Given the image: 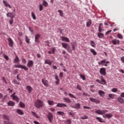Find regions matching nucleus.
Instances as JSON below:
<instances>
[{
  "mask_svg": "<svg viewBox=\"0 0 124 124\" xmlns=\"http://www.w3.org/2000/svg\"><path fill=\"white\" fill-rule=\"evenodd\" d=\"M108 110H102L101 109H97L95 111V113H96V114H97L98 115H102V116H103V118L111 119L112 117H113V115L112 114V113L106 114V113H108Z\"/></svg>",
  "mask_w": 124,
  "mask_h": 124,
  "instance_id": "1",
  "label": "nucleus"
},
{
  "mask_svg": "<svg viewBox=\"0 0 124 124\" xmlns=\"http://www.w3.org/2000/svg\"><path fill=\"white\" fill-rule=\"evenodd\" d=\"M34 105L36 108L39 109L44 105V104L43 103V101L40 100H37L35 102Z\"/></svg>",
  "mask_w": 124,
  "mask_h": 124,
  "instance_id": "2",
  "label": "nucleus"
},
{
  "mask_svg": "<svg viewBox=\"0 0 124 124\" xmlns=\"http://www.w3.org/2000/svg\"><path fill=\"white\" fill-rule=\"evenodd\" d=\"M11 97L12 98L13 100H15L16 102H19L20 99L17 95H16V92L14 93L12 95H11Z\"/></svg>",
  "mask_w": 124,
  "mask_h": 124,
  "instance_id": "3",
  "label": "nucleus"
},
{
  "mask_svg": "<svg viewBox=\"0 0 124 124\" xmlns=\"http://www.w3.org/2000/svg\"><path fill=\"white\" fill-rule=\"evenodd\" d=\"M100 80L97 79L96 80V82H97V83H99V84H101V85H105L106 84V81H105V79L103 78V77H101L100 78Z\"/></svg>",
  "mask_w": 124,
  "mask_h": 124,
  "instance_id": "4",
  "label": "nucleus"
},
{
  "mask_svg": "<svg viewBox=\"0 0 124 124\" xmlns=\"http://www.w3.org/2000/svg\"><path fill=\"white\" fill-rule=\"evenodd\" d=\"M15 67L17 68H21V69H24L26 71H28L29 70V68H28L26 66L22 65V64H17L15 66Z\"/></svg>",
  "mask_w": 124,
  "mask_h": 124,
  "instance_id": "5",
  "label": "nucleus"
},
{
  "mask_svg": "<svg viewBox=\"0 0 124 124\" xmlns=\"http://www.w3.org/2000/svg\"><path fill=\"white\" fill-rule=\"evenodd\" d=\"M99 72L101 75L106 76V69L105 68H101Z\"/></svg>",
  "mask_w": 124,
  "mask_h": 124,
  "instance_id": "6",
  "label": "nucleus"
},
{
  "mask_svg": "<svg viewBox=\"0 0 124 124\" xmlns=\"http://www.w3.org/2000/svg\"><path fill=\"white\" fill-rule=\"evenodd\" d=\"M7 40L8 41L9 46H10V47H13V46H14V42L12 39H11L10 37H9L7 39Z\"/></svg>",
  "mask_w": 124,
  "mask_h": 124,
  "instance_id": "7",
  "label": "nucleus"
},
{
  "mask_svg": "<svg viewBox=\"0 0 124 124\" xmlns=\"http://www.w3.org/2000/svg\"><path fill=\"white\" fill-rule=\"evenodd\" d=\"M48 120L49 121L50 123H52L53 122V120L54 118L53 117V114L51 112H49L47 116Z\"/></svg>",
  "mask_w": 124,
  "mask_h": 124,
  "instance_id": "8",
  "label": "nucleus"
},
{
  "mask_svg": "<svg viewBox=\"0 0 124 124\" xmlns=\"http://www.w3.org/2000/svg\"><path fill=\"white\" fill-rule=\"evenodd\" d=\"M7 17L10 18L11 19H13L14 17H15V14H13V13L8 12L6 14Z\"/></svg>",
  "mask_w": 124,
  "mask_h": 124,
  "instance_id": "9",
  "label": "nucleus"
},
{
  "mask_svg": "<svg viewBox=\"0 0 124 124\" xmlns=\"http://www.w3.org/2000/svg\"><path fill=\"white\" fill-rule=\"evenodd\" d=\"M27 66L29 68H31V67H32V66H33V61L31 60H29Z\"/></svg>",
  "mask_w": 124,
  "mask_h": 124,
  "instance_id": "10",
  "label": "nucleus"
},
{
  "mask_svg": "<svg viewBox=\"0 0 124 124\" xmlns=\"http://www.w3.org/2000/svg\"><path fill=\"white\" fill-rule=\"evenodd\" d=\"M45 64H48V65H52V63H53V61H51L50 59H46L45 61Z\"/></svg>",
  "mask_w": 124,
  "mask_h": 124,
  "instance_id": "11",
  "label": "nucleus"
},
{
  "mask_svg": "<svg viewBox=\"0 0 124 124\" xmlns=\"http://www.w3.org/2000/svg\"><path fill=\"white\" fill-rule=\"evenodd\" d=\"M42 82L43 85H44V86L45 87H48V86H49V83H48V80H47L46 79H42Z\"/></svg>",
  "mask_w": 124,
  "mask_h": 124,
  "instance_id": "12",
  "label": "nucleus"
},
{
  "mask_svg": "<svg viewBox=\"0 0 124 124\" xmlns=\"http://www.w3.org/2000/svg\"><path fill=\"white\" fill-rule=\"evenodd\" d=\"M90 101H92V102H94V103H99V102H100L99 100L92 97L90 98Z\"/></svg>",
  "mask_w": 124,
  "mask_h": 124,
  "instance_id": "13",
  "label": "nucleus"
},
{
  "mask_svg": "<svg viewBox=\"0 0 124 124\" xmlns=\"http://www.w3.org/2000/svg\"><path fill=\"white\" fill-rule=\"evenodd\" d=\"M56 106L60 108H62V107H67V105L65 104L58 103Z\"/></svg>",
  "mask_w": 124,
  "mask_h": 124,
  "instance_id": "14",
  "label": "nucleus"
},
{
  "mask_svg": "<svg viewBox=\"0 0 124 124\" xmlns=\"http://www.w3.org/2000/svg\"><path fill=\"white\" fill-rule=\"evenodd\" d=\"M112 43L114 45H117V44H120V40L118 39H113L112 40Z\"/></svg>",
  "mask_w": 124,
  "mask_h": 124,
  "instance_id": "15",
  "label": "nucleus"
},
{
  "mask_svg": "<svg viewBox=\"0 0 124 124\" xmlns=\"http://www.w3.org/2000/svg\"><path fill=\"white\" fill-rule=\"evenodd\" d=\"M61 39L62 41H64V42H69V38L66 37L62 36Z\"/></svg>",
  "mask_w": 124,
  "mask_h": 124,
  "instance_id": "16",
  "label": "nucleus"
},
{
  "mask_svg": "<svg viewBox=\"0 0 124 124\" xmlns=\"http://www.w3.org/2000/svg\"><path fill=\"white\" fill-rule=\"evenodd\" d=\"M62 45L63 48H64V49H67V48H69V46L66 43H62Z\"/></svg>",
  "mask_w": 124,
  "mask_h": 124,
  "instance_id": "17",
  "label": "nucleus"
},
{
  "mask_svg": "<svg viewBox=\"0 0 124 124\" xmlns=\"http://www.w3.org/2000/svg\"><path fill=\"white\" fill-rule=\"evenodd\" d=\"M71 107L74 109H80V104H76L74 106H71Z\"/></svg>",
  "mask_w": 124,
  "mask_h": 124,
  "instance_id": "18",
  "label": "nucleus"
},
{
  "mask_svg": "<svg viewBox=\"0 0 124 124\" xmlns=\"http://www.w3.org/2000/svg\"><path fill=\"white\" fill-rule=\"evenodd\" d=\"M40 37V34H37L35 35V42H38L39 39Z\"/></svg>",
  "mask_w": 124,
  "mask_h": 124,
  "instance_id": "19",
  "label": "nucleus"
},
{
  "mask_svg": "<svg viewBox=\"0 0 124 124\" xmlns=\"http://www.w3.org/2000/svg\"><path fill=\"white\" fill-rule=\"evenodd\" d=\"M98 93L99 95H100V96H101L102 97H104V95H105V92L101 90L99 91Z\"/></svg>",
  "mask_w": 124,
  "mask_h": 124,
  "instance_id": "20",
  "label": "nucleus"
},
{
  "mask_svg": "<svg viewBox=\"0 0 124 124\" xmlns=\"http://www.w3.org/2000/svg\"><path fill=\"white\" fill-rule=\"evenodd\" d=\"M64 102H66L67 103H71V100L69 98L65 97L63 99Z\"/></svg>",
  "mask_w": 124,
  "mask_h": 124,
  "instance_id": "21",
  "label": "nucleus"
},
{
  "mask_svg": "<svg viewBox=\"0 0 124 124\" xmlns=\"http://www.w3.org/2000/svg\"><path fill=\"white\" fill-rule=\"evenodd\" d=\"M26 90L28 91L29 93H31L32 91V88L31 86H28L26 87Z\"/></svg>",
  "mask_w": 124,
  "mask_h": 124,
  "instance_id": "22",
  "label": "nucleus"
},
{
  "mask_svg": "<svg viewBox=\"0 0 124 124\" xmlns=\"http://www.w3.org/2000/svg\"><path fill=\"white\" fill-rule=\"evenodd\" d=\"M92 25V20L89 19V20L86 22V27L89 28Z\"/></svg>",
  "mask_w": 124,
  "mask_h": 124,
  "instance_id": "23",
  "label": "nucleus"
},
{
  "mask_svg": "<svg viewBox=\"0 0 124 124\" xmlns=\"http://www.w3.org/2000/svg\"><path fill=\"white\" fill-rule=\"evenodd\" d=\"M7 104L9 106H14L15 105V103L12 101H10L8 102Z\"/></svg>",
  "mask_w": 124,
  "mask_h": 124,
  "instance_id": "24",
  "label": "nucleus"
},
{
  "mask_svg": "<svg viewBox=\"0 0 124 124\" xmlns=\"http://www.w3.org/2000/svg\"><path fill=\"white\" fill-rule=\"evenodd\" d=\"M117 100L120 102V103H121L123 104L124 103V99L121 97H119L117 98Z\"/></svg>",
  "mask_w": 124,
  "mask_h": 124,
  "instance_id": "25",
  "label": "nucleus"
},
{
  "mask_svg": "<svg viewBox=\"0 0 124 124\" xmlns=\"http://www.w3.org/2000/svg\"><path fill=\"white\" fill-rule=\"evenodd\" d=\"M43 5L45 6V7H47L48 6V2L46 1L45 0H43Z\"/></svg>",
  "mask_w": 124,
  "mask_h": 124,
  "instance_id": "26",
  "label": "nucleus"
},
{
  "mask_svg": "<svg viewBox=\"0 0 124 124\" xmlns=\"http://www.w3.org/2000/svg\"><path fill=\"white\" fill-rule=\"evenodd\" d=\"M19 62H20L19 58L18 57V56H16V59L14 60L15 63H19Z\"/></svg>",
  "mask_w": 124,
  "mask_h": 124,
  "instance_id": "27",
  "label": "nucleus"
},
{
  "mask_svg": "<svg viewBox=\"0 0 124 124\" xmlns=\"http://www.w3.org/2000/svg\"><path fill=\"white\" fill-rule=\"evenodd\" d=\"M90 52H91V53H93V55L94 56H96V55H97V53H96V52L95 51V50H94V49L91 48L90 49Z\"/></svg>",
  "mask_w": 124,
  "mask_h": 124,
  "instance_id": "28",
  "label": "nucleus"
},
{
  "mask_svg": "<svg viewBox=\"0 0 124 124\" xmlns=\"http://www.w3.org/2000/svg\"><path fill=\"white\" fill-rule=\"evenodd\" d=\"M31 113L32 114V115L33 116V117H34L36 119H38L39 118L38 115H37V114H36V113L35 112H34L33 111H31Z\"/></svg>",
  "mask_w": 124,
  "mask_h": 124,
  "instance_id": "29",
  "label": "nucleus"
},
{
  "mask_svg": "<svg viewBox=\"0 0 124 124\" xmlns=\"http://www.w3.org/2000/svg\"><path fill=\"white\" fill-rule=\"evenodd\" d=\"M16 112L17 114H19V115H23L24 114L23 110L21 109H17Z\"/></svg>",
  "mask_w": 124,
  "mask_h": 124,
  "instance_id": "30",
  "label": "nucleus"
},
{
  "mask_svg": "<svg viewBox=\"0 0 124 124\" xmlns=\"http://www.w3.org/2000/svg\"><path fill=\"white\" fill-rule=\"evenodd\" d=\"M76 46V42H73L72 43V48L73 51H74L75 50V46Z\"/></svg>",
  "mask_w": 124,
  "mask_h": 124,
  "instance_id": "31",
  "label": "nucleus"
},
{
  "mask_svg": "<svg viewBox=\"0 0 124 124\" xmlns=\"http://www.w3.org/2000/svg\"><path fill=\"white\" fill-rule=\"evenodd\" d=\"M106 62V61L105 60V59H104L103 61H101L100 62H98V63L99 64V65H101V64L102 65H104V63Z\"/></svg>",
  "mask_w": 124,
  "mask_h": 124,
  "instance_id": "32",
  "label": "nucleus"
},
{
  "mask_svg": "<svg viewBox=\"0 0 124 124\" xmlns=\"http://www.w3.org/2000/svg\"><path fill=\"white\" fill-rule=\"evenodd\" d=\"M31 15L33 20H35V19H36V16H35V15L34 14L33 12H31Z\"/></svg>",
  "mask_w": 124,
  "mask_h": 124,
  "instance_id": "33",
  "label": "nucleus"
},
{
  "mask_svg": "<svg viewBox=\"0 0 124 124\" xmlns=\"http://www.w3.org/2000/svg\"><path fill=\"white\" fill-rule=\"evenodd\" d=\"M68 95H69V96H70V97H71L72 98H75V99H77V98H76L75 95H74L72 93H70L68 94Z\"/></svg>",
  "mask_w": 124,
  "mask_h": 124,
  "instance_id": "34",
  "label": "nucleus"
},
{
  "mask_svg": "<svg viewBox=\"0 0 124 124\" xmlns=\"http://www.w3.org/2000/svg\"><path fill=\"white\" fill-rule=\"evenodd\" d=\"M98 36L99 37V38H102L104 36V34L101 32H99L98 33Z\"/></svg>",
  "mask_w": 124,
  "mask_h": 124,
  "instance_id": "35",
  "label": "nucleus"
},
{
  "mask_svg": "<svg viewBox=\"0 0 124 124\" xmlns=\"http://www.w3.org/2000/svg\"><path fill=\"white\" fill-rule=\"evenodd\" d=\"M39 11H42L43 10V5L40 4L39 5Z\"/></svg>",
  "mask_w": 124,
  "mask_h": 124,
  "instance_id": "36",
  "label": "nucleus"
},
{
  "mask_svg": "<svg viewBox=\"0 0 124 124\" xmlns=\"http://www.w3.org/2000/svg\"><path fill=\"white\" fill-rule=\"evenodd\" d=\"M96 119L97 120V121H98V122H99L100 123H104V121H103V120H102V118H100V117H96Z\"/></svg>",
  "mask_w": 124,
  "mask_h": 124,
  "instance_id": "37",
  "label": "nucleus"
},
{
  "mask_svg": "<svg viewBox=\"0 0 124 124\" xmlns=\"http://www.w3.org/2000/svg\"><path fill=\"white\" fill-rule=\"evenodd\" d=\"M3 118L5 119V120H7V121H9V117L6 115H3Z\"/></svg>",
  "mask_w": 124,
  "mask_h": 124,
  "instance_id": "38",
  "label": "nucleus"
},
{
  "mask_svg": "<svg viewBox=\"0 0 124 124\" xmlns=\"http://www.w3.org/2000/svg\"><path fill=\"white\" fill-rule=\"evenodd\" d=\"M57 114H58V115H61V116H64V115H65V113L62 111H58Z\"/></svg>",
  "mask_w": 124,
  "mask_h": 124,
  "instance_id": "39",
  "label": "nucleus"
},
{
  "mask_svg": "<svg viewBox=\"0 0 124 124\" xmlns=\"http://www.w3.org/2000/svg\"><path fill=\"white\" fill-rule=\"evenodd\" d=\"M47 103L49 104V105H54V101H51V100H48Z\"/></svg>",
  "mask_w": 124,
  "mask_h": 124,
  "instance_id": "40",
  "label": "nucleus"
},
{
  "mask_svg": "<svg viewBox=\"0 0 124 124\" xmlns=\"http://www.w3.org/2000/svg\"><path fill=\"white\" fill-rule=\"evenodd\" d=\"M108 96L109 98H111V99H114V97H115V94H109Z\"/></svg>",
  "mask_w": 124,
  "mask_h": 124,
  "instance_id": "41",
  "label": "nucleus"
},
{
  "mask_svg": "<svg viewBox=\"0 0 124 124\" xmlns=\"http://www.w3.org/2000/svg\"><path fill=\"white\" fill-rule=\"evenodd\" d=\"M19 105H20V107H22L23 108L25 107V104L24 103L22 102H20L19 103Z\"/></svg>",
  "mask_w": 124,
  "mask_h": 124,
  "instance_id": "42",
  "label": "nucleus"
},
{
  "mask_svg": "<svg viewBox=\"0 0 124 124\" xmlns=\"http://www.w3.org/2000/svg\"><path fill=\"white\" fill-rule=\"evenodd\" d=\"M58 12L59 13H60V15L61 17H62V16H63V13L62 12V11L59 10Z\"/></svg>",
  "mask_w": 124,
  "mask_h": 124,
  "instance_id": "43",
  "label": "nucleus"
},
{
  "mask_svg": "<svg viewBox=\"0 0 124 124\" xmlns=\"http://www.w3.org/2000/svg\"><path fill=\"white\" fill-rule=\"evenodd\" d=\"M77 90H78V91H82V87H81L79 84L77 85Z\"/></svg>",
  "mask_w": 124,
  "mask_h": 124,
  "instance_id": "44",
  "label": "nucleus"
},
{
  "mask_svg": "<svg viewBox=\"0 0 124 124\" xmlns=\"http://www.w3.org/2000/svg\"><path fill=\"white\" fill-rule=\"evenodd\" d=\"M29 30L30 31V32H31V33H33V28L29 27Z\"/></svg>",
  "mask_w": 124,
  "mask_h": 124,
  "instance_id": "45",
  "label": "nucleus"
},
{
  "mask_svg": "<svg viewBox=\"0 0 124 124\" xmlns=\"http://www.w3.org/2000/svg\"><path fill=\"white\" fill-rule=\"evenodd\" d=\"M3 3H4V4L5 6H6V7H7V6H8V5H9V3H8L5 0L3 1Z\"/></svg>",
  "mask_w": 124,
  "mask_h": 124,
  "instance_id": "46",
  "label": "nucleus"
},
{
  "mask_svg": "<svg viewBox=\"0 0 124 124\" xmlns=\"http://www.w3.org/2000/svg\"><path fill=\"white\" fill-rule=\"evenodd\" d=\"M1 80L4 83H5V84H6V85H7V81H6V79H5V78H4V77H3L2 78Z\"/></svg>",
  "mask_w": 124,
  "mask_h": 124,
  "instance_id": "47",
  "label": "nucleus"
},
{
  "mask_svg": "<svg viewBox=\"0 0 124 124\" xmlns=\"http://www.w3.org/2000/svg\"><path fill=\"white\" fill-rule=\"evenodd\" d=\"M22 62L23 64H26V63H27V60L24 58H22Z\"/></svg>",
  "mask_w": 124,
  "mask_h": 124,
  "instance_id": "48",
  "label": "nucleus"
},
{
  "mask_svg": "<svg viewBox=\"0 0 124 124\" xmlns=\"http://www.w3.org/2000/svg\"><path fill=\"white\" fill-rule=\"evenodd\" d=\"M90 44L91 46H92V47H95V43H94V42H93V41H91Z\"/></svg>",
  "mask_w": 124,
  "mask_h": 124,
  "instance_id": "49",
  "label": "nucleus"
},
{
  "mask_svg": "<svg viewBox=\"0 0 124 124\" xmlns=\"http://www.w3.org/2000/svg\"><path fill=\"white\" fill-rule=\"evenodd\" d=\"M80 77H81V78H82V80H86V77L83 75L80 74L79 75Z\"/></svg>",
  "mask_w": 124,
  "mask_h": 124,
  "instance_id": "50",
  "label": "nucleus"
},
{
  "mask_svg": "<svg viewBox=\"0 0 124 124\" xmlns=\"http://www.w3.org/2000/svg\"><path fill=\"white\" fill-rule=\"evenodd\" d=\"M66 49L69 53H72V50L71 49H70V46H69V47H67V48H66Z\"/></svg>",
  "mask_w": 124,
  "mask_h": 124,
  "instance_id": "51",
  "label": "nucleus"
},
{
  "mask_svg": "<svg viewBox=\"0 0 124 124\" xmlns=\"http://www.w3.org/2000/svg\"><path fill=\"white\" fill-rule=\"evenodd\" d=\"M117 37H118V38H120V39H123V37L122 35V34H121L120 33H118L117 34Z\"/></svg>",
  "mask_w": 124,
  "mask_h": 124,
  "instance_id": "52",
  "label": "nucleus"
},
{
  "mask_svg": "<svg viewBox=\"0 0 124 124\" xmlns=\"http://www.w3.org/2000/svg\"><path fill=\"white\" fill-rule=\"evenodd\" d=\"M13 82L14 84H16V85H20V82H18L16 79H14Z\"/></svg>",
  "mask_w": 124,
  "mask_h": 124,
  "instance_id": "53",
  "label": "nucleus"
},
{
  "mask_svg": "<svg viewBox=\"0 0 124 124\" xmlns=\"http://www.w3.org/2000/svg\"><path fill=\"white\" fill-rule=\"evenodd\" d=\"M66 124H71V120L68 119L66 121Z\"/></svg>",
  "mask_w": 124,
  "mask_h": 124,
  "instance_id": "54",
  "label": "nucleus"
},
{
  "mask_svg": "<svg viewBox=\"0 0 124 124\" xmlns=\"http://www.w3.org/2000/svg\"><path fill=\"white\" fill-rule=\"evenodd\" d=\"M3 58H4V59H6V61H8V60H9V58L6 55H3Z\"/></svg>",
  "mask_w": 124,
  "mask_h": 124,
  "instance_id": "55",
  "label": "nucleus"
},
{
  "mask_svg": "<svg viewBox=\"0 0 124 124\" xmlns=\"http://www.w3.org/2000/svg\"><path fill=\"white\" fill-rule=\"evenodd\" d=\"M25 40H26L27 43H30V39L27 36L25 37Z\"/></svg>",
  "mask_w": 124,
  "mask_h": 124,
  "instance_id": "56",
  "label": "nucleus"
},
{
  "mask_svg": "<svg viewBox=\"0 0 124 124\" xmlns=\"http://www.w3.org/2000/svg\"><path fill=\"white\" fill-rule=\"evenodd\" d=\"M89 118L88 117V116L84 115V117H81V119H82V120H88Z\"/></svg>",
  "mask_w": 124,
  "mask_h": 124,
  "instance_id": "57",
  "label": "nucleus"
},
{
  "mask_svg": "<svg viewBox=\"0 0 124 124\" xmlns=\"http://www.w3.org/2000/svg\"><path fill=\"white\" fill-rule=\"evenodd\" d=\"M112 92H113V93H117V92H118V89L114 88L112 89Z\"/></svg>",
  "mask_w": 124,
  "mask_h": 124,
  "instance_id": "58",
  "label": "nucleus"
},
{
  "mask_svg": "<svg viewBox=\"0 0 124 124\" xmlns=\"http://www.w3.org/2000/svg\"><path fill=\"white\" fill-rule=\"evenodd\" d=\"M20 77V74H17L16 76V78L17 81H21V78H19Z\"/></svg>",
  "mask_w": 124,
  "mask_h": 124,
  "instance_id": "59",
  "label": "nucleus"
},
{
  "mask_svg": "<svg viewBox=\"0 0 124 124\" xmlns=\"http://www.w3.org/2000/svg\"><path fill=\"white\" fill-rule=\"evenodd\" d=\"M112 32V30H109L106 32V35H108L109 33H111Z\"/></svg>",
  "mask_w": 124,
  "mask_h": 124,
  "instance_id": "60",
  "label": "nucleus"
},
{
  "mask_svg": "<svg viewBox=\"0 0 124 124\" xmlns=\"http://www.w3.org/2000/svg\"><path fill=\"white\" fill-rule=\"evenodd\" d=\"M4 124H14L13 123L11 122H8V121H4V123H3Z\"/></svg>",
  "mask_w": 124,
  "mask_h": 124,
  "instance_id": "61",
  "label": "nucleus"
},
{
  "mask_svg": "<svg viewBox=\"0 0 124 124\" xmlns=\"http://www.w3.org/2000/svg\"><path fill=\"white\" fill-rule=\"evenodd\" d=\"M62 76H63V74L62 72H61L59 74V77L60 78H61V79H62Z\"/></svg>",
  "mask_w": 124,
  "mask_h": 124,
  "instance_id": "62",
  "label": "nucleus"
},
{
  "mask_svg": "<svg viewBox=\"0 0 124 124\" xmlns=\"http://www.w3.org/2000/svg\"><path fill=\"white\" fill-rule=\"evenodd\" d=\"M14 21V20H13V19H11L9 20V23H10V25H12L13 24Z\"/></svg>",
  "mask_w": 124,
  "mask_h": 124,
  "instance_id": "63",
  "label": "nucleus"
},
{
  "mask_svg": "<svg viewBox=\"0 0 124 124\" xmlns=\"http://www.w3.org/2000/svg\"><path fill=\"white\" fill-rule=\"evenodd\" d=\"M121 61L122 62L124 63V56L121 57Z\"/></svg>",
  "mask_w": 124,
  "mask_h": 124,
  "instance_id": "64",
  "label": "nucleus"
}]
</instances>
